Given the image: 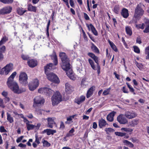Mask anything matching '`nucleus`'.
I'll return each mask as SVG.
<instances>
[{"label": "nucleus", "instance_id": "nucleus-1", "mask_svg": "<svg viewBox=\"0 0 149 149\" xmlns=\"http://www.w3.org/2000/svg\"><path fill=\"white\" fill-rule=\"evenodd\" d=\"M59 56L62 61L61 64L62 68L67 72L66 74L69 78L72 80H75L76 78L72 71V70H69L70 69V60L66 54L64 52H61Z\"/></svg>", "mask_w": 149, "mask_h": 149}, {"label": "nucleus", "instance_id": "nucleus-2", "mask_svg": "<svg viewBox=\"0 0 149 149\" xmlns=\"http://www.w3.org/2000/svg\"><path fill=\"white\" fill-rule=\"evenodd\" d=\"M7 84L9 88L15 93L19 94L25 91V89H19L17 84L15 81L7 82Z\"/></svg>", "mask_w": 149, "mask_h": 149}, {"label": "nucleus", "instance_id": "nucleus-3", "mask_svg": "<svg viewBox=\"0 0 149 149\" xmlns=\"http://www.w3.org/2000/svg\"><path fill=\"white\" fill-rule=\"evenodd\" d=\"M62 100V96L60 93L56 91L52 97V101L53 106L58 104Z\"/></svg>", "mask_w": 149, "mask_h": 149}, {"label": "nucleus", "instance_id": "nucleus-4", "mask_svg": "<svg viewBox=\"0 0 149 149\" xmlns=\"http://www.w3.org/2000/svg\"><path fill=\"white\" fill-rule=\"evenodd\" d=\"M142 5L141 3H139L135 9L134 17L135 18H140L144 13V10L141 8Z\"/></svg>", "mask_w": 149, "mask_h": 149}, {"label": "nucleus", "instance_id": "nucleus-5", "mask_svg": "<svg viewBox=\"0 0 149 149\" xmlns=\"http://www.w3.org/2000/svg\"><path fill=\"white\" fill-rule=\"evenodd\" d=\"M38 91L39 93L47 96H50L52 95L54 92L53 90L47 87H42L39 88Z\"/></svg>", "mask_w": 149, "mask_h": 149}, {"label": "nucleus", "instance_id": "nucleus-6", "mask_svg": "<svg viewBox=\"0 0 149 149\" xmlns=\"http://www.w3.org/2000/svg\"><path fill=\"white\" fill-rule=\"evenodd\" d=\"M28 76L24 72H21L19 76V81L20 83L25 86L28 83Z\"/></svg>", "mask_w": 149, "mask_h": 149}, {"label": "nucleus", "instance_id": "nucleus-7", "mask_svg": "<svg viewBox=\"0 0 149 149\" xmlns=\"http://www.w3.org/2000/svg\"><path fill=\"white\" fill-rule=\"evenodd\" d=\"M39 84V81L37 79H36L33 80L28 84L29 90L31 91H34L38 87Z\"/></svg>", "mask_w": 149, "mask_h": 149}, {"label": "nucleus", "instance_id": "nucleus-8", "mask_svg": "<svg viewBox=\"0 0 149 149\" xmlns=\"http://www.w3.org/2000/svg\"><path fill=\"white\" fill-rule=\"evenodd\" d=\"M48 79L54 83L58 84L60 81L57 76L52 73H49L46 74Z\"/></svg>", "mask_w": 149, "mask_h": 149}, {"label": "nucleus", "instance_id": "nucleus-9", "mask_svg": "<svg viewBox=\"0 0 149 149\" xmlns=\"http://www.w3.org/2000/svg\"><path fill=\"white\" fill-rule=\"evenodd\" d=\"M44 99H41L39 96H36L33 100V107H35L38 106L39 104H43L45 102Z\"/></svg>", "mask_w": 149, "mask_h": 149}, {"label": "nucleus", "instance_id": "nucleus-10", "mask_svg": "<svg viewBox=\"0 0 149 149\" xmlns=\"http://www.w3.org/2000/svg\"><path fill=\"white\" fill-rule=\"evenodd\" d=\"M118 122L120 124H125L127 123L128 121L123 114H120L117 118Z\"/></svg>", "mask_w": 149, "mask_h": 149}, {"label": "nucleus", "instance_id": "nucleus-11", "mask_svg": "<svg viewBox=\"0 0 149 149\" xmlns=\"http://www.w3.org/2000/svg\"><path fill=\"white\" fill-rule=\"evenodd\" d=\"M13 64L11 63H9L7 64L3 68L5 72V75H7L10 71L12 69Z\"/></svg>", "mask_w": 149, "mask_h": 149}, {"label": "nucleus", "instance_id": "nucleus-12", "mask_svg": "<svg viewBox=\"0 0 149 149\" xmlns=\"http://www.w3.org/2000/svg\"><path fill=\"white\" fill-rule=\"evenodd\" d=\"M12 8L10 6H7L3 8L0 10V14H3L10 13Z\"/></svg>", "mask_w": 149, "mask_h": 149}, {"label": "nucleus", "instance_id": "nucleus-13", "mask_svg": "<svg viewBox=\"0 0 149 149\" xmlns=\"http://www.w3.org/2000/svg\"><path fill=\"white\" fill-rule=\"evenodd\" d=\"M86 97L84 95H81L79 97H77L74 100V102L78 105L84 102L85 100Z\"/></svg>", "mask_w": 149, "mask_h": 149}, {"label": "nucleus", "instance_id": "nucleus-14", "mask_svg": "<svg viewBox=\"0 0 149 149\" xmlns=\"http://www.w3.org/2000/svg\"><path fill=\"white\" fill-rule=\"evenodd\" d=\"M125 115L129 119L134 118L136 116V114L133 111H127L125 112Z\"/></svg>", "mask_w": 149, "mask_h": 149}, {"label": "nucleus", "instance_id": "nucleus-15", "mask_svg": "<svg viewBox=\"0 0 149 149\" xmlns=\"http://www.w3.org/2000/svg\"><path fill=\"white\" fill-rule=\"evenodd\" d=\"M27 64L29 67L34 68L37 65L38 62L33 59H29L27 61Z\"/></svg>", "mask_w": 149, "mask_h": 149}, {"label": "nucleus", "instance_id": "nucleus-16", "mask_svg": "<svg viewBox=\"0 0 149 149\" xmlns=\"http://www.w3.org/2000/svg\"><path fill=\"white\" fill-rule=\"evenodd\" d=\"M95 90V86H92L88 90L86 94V97L88 98H89L93 94V92Z\"/></svg>", "mask_w": 149, "mask_h": 149}, {"label": "nucleus", "instance_id": "nucleus-17", "mask_svg": "<svg viewBox=\"0 0 149 149\" xmlns=\"http://www.w3.org/2000/svg\"><path fill=\"white\" fill-rule=\"evenodd\" d=\"M51 59L53 60V63L55 65H56L58 64V61L57 55L54 50H53L52 54L50 55Z\"/></svg>", "mask_w": 149, "mask_h": 149}, {"label": "nucleus", "instance_id": "nucleus-18", "mask_svg": "<svg viewBox=\"0 0 149 149\" xmlns=\"http://www.w3.org/2000/svg\"><path fill=\"white\" fill-rule=\"evenodd\" d=\"M35 141L32 144L33 147L34 148H36L37 146V145H38L40 143V141L41 140L42 138V136H40L38 137V136L36 134L35 135Z\"/></svg>", "mask_w": 149, "mask_h": 149}, {"label": "nucleus", "instance_id": "nucleus-19", "mask_svg": "<svg viewBox=\"0 0 149 149\" xmlns=\"http://www.w3.org/2000/svg\"><path fill=\"white\" fill-rule=\"evenodd\" d=\"M65 91L68 94L71 93L73 90V87L68 83L65 84Z\"/></svg>", "mask_w": 149, "mask_h": 149}, {"label": "nucleus", "instance_id": "nucleus-20", "mask_svg": "<svg viewBox=\"0 0 149 149\" xmlns=\"http://www.w3.org/2000/svg\"><path fill=\"white\" fill-rule=\"evenodd\" d=\"M53 64L52 63L47 64L44 67L45 72L46 74L49 73V72L52 69Z\"/></svg>", "mask_w": 149, "mask_h": 149}, {"label": "nucleus", "instance_id": "nucleus-21", "mask_svg": "<svg viewBox=\"0 0 149 149\" xmlns=\"http://www.w3.org/2000/svg\"><path fill=\"white\" fill-rule=\"evenodd\" d=\"M87 26L89 30H90V29H91L92 32L94 35L96 36H98V33L97 31L92 24H90L89 25L87 24Z\"/></svg>", "mask_w": 149, "mask_h": 149}, {"label": "nucleus", "instance_id": "nucleus-22", "mask_svg": "<svg viewBox=\"0 0 149 149\" xmlns=\"http://www.w3.org/2000/svg\"><path fill=\"white\" fill-rule=\"evenodd\" d=\"M93 59L97 64V72L98 75H99L100 72V70L101 68L99 64L98 57L97 56H95V57L93 58Z\"/></svg>", "mask_w": 149, "mask_h": 149}, {"label": "nucleus", "instance_id": "nucleus-23", "mask_svg": "<svg viewBox=\"0 0 149 149\" xmlns=\"http://www.w3.org/2000/svg\"><path fill=\"white\" fill-rule=\"evenodd\" d=\"M106 125H108V124L104 119L102 118L99 120L98 125L100 128H102L103 127H104Z\"/></svg>", "mask_w": 149, "mask_h": 149}, {"label": "nucleus", "instance_id": "nucleus-24", "mask_svg": "<svg viewBox=\"0 0 149 149\" xmlns=\"http://www.w3.org/2000/svg\"><path fill=\"white\" fill-rule=\"evenodd\" d=\"M45 132L47 133V135H50L51 134L53 135L54 133L56 132V131L55 130L47 129L44 130L42 132V134H44Z\"/></svg>", "mask_w": 149, "mask_h": 149}, {"label": "nucleus", "instance_id": "nucleus-25", "mask_svg": "<svg viewBox=\"0 0 149 149\" xmlns=\"http://www.w3.org/2000/svg\"><path fill=\"white\" fill-rule=\"evenodd\" d=\"M116 112L114 111H113L110 113L107 116V120L110 122L112 121L113 120V117Z\"/></svg>", "mask_w": 149, "mask_h": 149}, {"label": "nucleus", "instance_id": "nucleus-26", "mask_svg": "<svg viewBox=\"0 0 149 149\" xmlns=\"http://www.w3.org/2000/svg\"><path fill=\"white\" fill-rule=\"evenodd\" d=\"M48 124L47 127L51 128H52L53 127V125L55 124L54 120L52 118H49L47 119Z\"/></svg>", "mask_w": 149, "mask_h": 149}, {"label": "nucleus", "instance_id": "nucleus-27", "mask_svg": "<svg viewBox=\"0 0 149 149\" xmlns=\"http://www.w3.org/2000/svg\"><path fill=\"white\" fill-rule=\"evenodd\" d=\"M121 14L124 18H127L129 15L128 10L125 8H123L121 12Z\"/></svg>", "mask_w": 149, "mask_h": 149}, {"label": "nucleus", "instance_id": "nucleus-28", "mask_svg": "<svg viewBox=\"0 0 149 149\" xmlns=\"http://www.w3.org/2000/svg\"><path fill=\"white\" fill-rule=\"evenodd\" d=\"M115 134L116 136H119L123 137L124 136V138L125 139H127L129 137L128 135L125 133L116 132H115Z\"/></svg>", "mask_w": 149, "mask_h": 149}, {"label": "nucleus", "instance_id": "nucleus-29", "mask_svg": "<svg viewBox=\"0 0 149 149\" xmlns=\"http://www.w3.org/2000/svg\"><path fill=\"white\" fill-rule=\"evenodd\" d=\"M91 48L95 53L99 54V50L98 48L92 42L91 43Z\"/></svg>", "mask_w": 149, "mask_h": 149}, {"label": "nucleus", "instance_id": "nucleus-30", "mask_svg": "<svg viewBox=\"0 0 149 149\" xmlns=\"http://www.w3.org/2000/svg\"><path fill=\"white\" fill-rule=\"evenodd\" d=\"M139 121L137 119H134L129 123V125L132 127H134L139 123Z\"/></svg>", "mask_w": 149, "mask_h": 149}, {"label": "nucleus", "instance_id": "nucleus-31", "mask_svg": "<svg viewBox=\"0 0 149 149\" xmlns=\"http://www.w3.org/2000/svg\"><path fill=\"white\" fill-rule=\"evenodd\" d=\"M17 74V73L16 72H13L10 76L8 77V80L7 82H9L11 81H13L15 77Z\"/></svg>", "mask_w": 149, "mask_h": 149}, {"label": "nucleus", "instance_id": "nucleus-32", "mask_svg": "<svg viewBox=\"0 0 149 149\" xmlns=\"http://www.w3.org/2000/svg\"><path fill=\"white\" fill-rule=\"evenodd\" d=\"M108 42L111 48L114 51L116 52H118V49L113 42H111L109 40Z\"/></svg>", "mask_w": 149, "mask_h": 149}, {"label": "nucleus", "instance_id": "nucleus-33", "mask_svg": "<svg viewBox=\"0 0 149 149\" xmlns=\"http://www.w3.org/2000/svg\"><path fill=\"white\" fill-rule=\"evenodd\" d=\"M28 9L29 11L36 12L37 8L35 6H33L31 5H29L28 6Z\"/></svg>", "mask_w": 149, "mask_h": 149}, {"label": "nucleus", "instance_id": "nucleus-34", "mask_svg": "<svg viewBox=\"0 0 149 149\" xmlns=\"http://www.w3.org/2000/svg\"><path fill=\"white\" fill-rule=\"evenodd\" d=\"M7 119L10 123H12L14 122L13 118L11 116L10 113L7 112Z\"/></svg>", "mask_w": 149, "mask_h": 149}, {"label": "nucleus", "instance_id": "nucleus-35", "mask_svg": "<svg viewBox=\"0 0 149 149\" xmlns=\"http://www.w3.org/2000/svg\"><path fill=\"white\" fill-rule=\"evenodd\" d=\"M8 40V37L5 36H4L0 41V46L4 44Z\"/></svg>", "mask_w": 149, "mask_h": 149}, {"label": "nucleus", "instance_id": "nucleus-36", "mask_svg": "<svg viewBox=\"0 0 149 149\" xmlns=\"http://www.w3.org/2000/svg\"><path fill=\"white\" fill-rule=\"evenodd\" d=\"M50 20L49 19L48 22V23L47 24V29L46 30V35L47 36V37L48 38H49V25H50Z\"/></svg>", "mask_w": 149, "mask_h": 149}, {"label": "nucleus", "instance_id": "nucleus-37", "mask_svg": "<svg viewBox=\"0 0 149 149\" xmlns=\"http://www.w3.org/2000/svg\"><path fill=\"white\" fill-rule=\"evenodd\" d=\"M125 30L127 34L129 36H131L132 35V31L130 27L126 26L125 28Z\"/></svg>", "mask_w": 149, "mask_h": 149}, {"label": "nucleus", "instance_id": "nucleus-38", "mask_svg": "<svg viewBox=\"0 0 149 149\" xmlns=\"http://www.w3.org/2000/svg\"><path fill=\"white\" fill-rule=\"evenodd\" d=\"M42 143L43 147H48L51 146V144L48 142L47 141L45 140L44 139H42Z\"/></svg>", "mask_w": 149, "mask_h": 149}, {"label": "nucleus", "instance_id": "nucleus-39", "mask_svg": "<svg viewBox=\"0 0 149 149\" xmlns=\"http://www.w3.org/2000/svg\"><path fill=\"white\" fill-rule=\"evenodd\" d=\"M146 28L143 30V32L145 33L149 32V21L145 22Z\"/></svg>", "mask_w": 149, "mask_h": 149}, {"label": "nucleus", "instance_id": "nucleus-40", "mask_svg": "<svg viewBox=\"0 0 149 149\" xmlns=\"http://www.w3.org/2000/svg\"><path fill=\"white\" fill-rule=\"evenodd\" d=\"M26 126L28 130H33L35 126L32 124H30L28 123H26Z\"/></svg>", "mask_w": 149, "mask_h": 149}, {"label": "nucleus", "instance_id": "nucleus-41", "mask_svg": "<svg viewBox=\"0 0 149 149\" xmlns=\"http://www.w3.org/2000/svg\"><path fill=\"white\" fill-rule=\"evenodd\" d=\"M88 61L92 69L95 70H96V68L93 61L91 58H89L88 59Z\"/></svg>", "mask_w": 149, "mask_h": 149}, {"label": "nucleus", "instance_id": "nucleus-42", "mask_svg": "<svg viewBox=\"0 0 149 149\" xmlns=\"http://www.w3.org/2000/svg\"><path fill=\"white\" fill-rule=\"evenodd\" d=\"M126 84L127 85V87L129 89L130 91L134 95L136 94V93L134 92V90L133 87L130 85L128 83H127Z\"/></svg>", "mask_w": 149, "mask_h": 149}, {"label": "nucleus", "instance_id": "nucleus-43", "mask_svg": "<svg viewBox=\"0 0 149 149\" xmlns=\"http://www.w3.org/2000/svg\"><path fill=\"white\" fill-rule=\"evenodd\" d=\"M121 130L122 132L125 131L127 132H132L133 130L131 128L123 127L121 129Z\"/></svg>", "mask_w": 149, "mask_h": 149}, {"label": "nucleus", "instance_id": "nucleus-44", "mask_svg": "<svg viewBox=\"0 0 149 149\" xmlns=\"http://www.w3.org/2000/svg\"><path fill=\"white\" fill-rule=\"evenodd\" d=\"M26 11L25 10H24L22 8H19L17 9V13L20 15L23 14Z\"/></svg>", "mask_w": 149, "mask_h": 149}, {"label": "nucleus", "instance_id": "nucleus-45", "mask_svg": "<svg viewBox=\"0 0 149 149\" xmlns=\"http://www.w3.org/2000/svg\"><path fill=\"white\" fill-rule=\"evenodd\" d=\"M0 1L5 4H10L12 3L13 0H0Z\"/></svg>", "mask_w": 149, "mask_h": 149}, {"label": "nucleus", "instance_id": "nucleus-46", "mask_svg": "<svg viewBox=\"0 0 149 149\" xmlns=\"http://www.w3.org/2000/svg\"><path fill=\"white\" fill-rule=\"evenodd\" d=\"M111 89L110 88H109L105 90L102 93L103 95L105 96L108 95L109 94L110 91Z\"/></svg>", "mask_w": 149, "mask_h": 149}, {"label": "nucleus", "instance_id": "nucleus-47", "mask_svg": "<svg viewBox=\"0 0 149 149\" xmlns=\"http://www.w3.org/2000/svg\"><path fill=\"white\" fill-rule=\"evenodd\" d=\"M6 51V47L5 45H3L0 48V54H3V53L5 52Z\"/></svg>", "mask_w": 149, "mask_h": 149}, {"label": "nucleus", "instance_id": "nucleus-48", "mask_svg": "<svg viewBox=\"0 0 149 149\" xmlns=\"http://www.w3.org/2000/svg\"><path fill=\"white\" fill-rule=\"evenodd\" d=\"M134 51V52L137 54H139L140 53V50L139 47L136 46H134L133 47Z\"/></svg>", "mask_w": 149, "mask_h": 149}, {"label": "nucleus", "instance_id": "nucleus-49", "mask_svg": "<svg viewBox=\"0 0 149 149\" xmlns=\"http://www.w3.org/2000/svg\"><path fill=\"white\" fill-rule=\"evenodd\" d=\"M21 58L23 60H24L28 61L29 58V57L28 55H25L24 54H22L21 55Z\"/></svg>", "mask_w": 149, "mask_h": 149}, {"label": "nucleus", "instance_id": "nucleus-50", "mask_svg": "<svg viewBox=\"0 0 149 149\" xmlns=\"http://www.w3.org/2000/svg\"><path fill=\"white\" fill-rule=\"evenodd\" d=\"M144 27L145 24L144 23H142L141 24H139L136 25V27L138 29H144Z\"/></svg>", "mask_w": 149, "mask_h": 149}, {"label": "nucleus", "instance_id": "nucleus-51", "mask_svg": "<svg viewBox=\"0 0 149 149\" xmlns=\"http://www.w3.org/2000/svg\"><path fill=\"white\" fill-rule=\"evenodd\" d=\"M86 78H83L82 79L81 82V86L83 87H85L86 86V85L84 84V83L86 81Z\"/></svg>", "mask_w": 149, "mask_h": 149}, {"label": "nucleus", "instance_id": "nucleus-52", "mask_svg": "<svg viewBox=\"0 0 149 149\" xmlns=\"http://www.w3.org/2000/svg\"><path fill=\"white\" fill-rule=\"evenodd\" d=\"M119 8L118 6H116L114 7V8L113 11L115 13H118L119 12Z\"/></svg>", "mask_w": 149, "mask_h": 149}, {"label": "nucleus", "instance_id": "nucleus-53", "mask_svg": "<svg viewBox=\"0 0 149 149\" xmlns=\"http://www.w3.org/2000/svg\"><path fill=\"white\" fill-rule=\"evenodd\" d=\"M0 132H6L7 131L5 129L4 126H1L0 127Z\"/></svg>", "mask_w": 149, "mask_h": 149}, {"label": "nucleus", "instance_id": "nucleus-54", "mask_svg": "<svg viewBox=\"0 0 149 149\" xmlns=\"http://www.w3.org/2000/svg\"><path fill=\"white\" fill-rule=\"evenodd\" d=\"M105 131L107 132H113L114 131V130L112 128H106L105 129Z\"/></svg>", "mask_w": 149, "mask_h": 149}, {"label": "nucleus", "instance_id": "nucleus-55", "mask_svg": "<svg viewBox=\"0 0 149 149\" xmlns=\"http://www.w3.org/2000/svg\"><path fill=\"white\" fill-rule=\"evenodd\" d=\"M88 55L92 59L95 57V55L93 53L91 52H89L88 53Z\"/></svg>", "mask_w": 149, "mask_h": 149}, {"label": "nucleus", "instance_id": "nucleus-56", "mask_svg": "<svg viewBox=\"0 0 149 149\" xmlns=\"http://www.w3.org/2000/svg\"><path fill=\"white\" fill-rule=\"evenodd\" d=\"M135 64L136 65V66L138 67V68H142L143 66V65L141 63H138L137 61H136Z\"/></svg>", "mask_w": 149, "mask_h": 149}, {"label": "nucleus", "instance_id": "nucleus-57", "mask_svg": "<svg viewBox=\"0 0 149 149\" xmlns=\"http://www.w3.org/2000/svg\"><path fill=\"white\" fill-rule=\"evenodd\" d=\"M24 137V136H22L18 138L16 140L17 142V143H19V142H20L21 141V140H22Z\"/></svg>", "mask_w": 149, "mask_h": 149}, {"label": "nucleus", "instance_id": "nucleus-58", "mask_svg": "<svg viewBox=\"0 0 149 149\" xmlns=\"http://www.w3.org/2000/svg\"><path fill=\"white\" fill-rule=\"evenodd\" d=\"M89 37L94 42H95V40L94 38V37L92 36L88 32L87 33Z\"/></svg>", "mask_w": 149, "mask_h": 149}, {"label": "nucleus", "instance_id": "nucleus-59", "mask_svg": "<svg viewBox=\"0 0 149 149\" xmlns=\"http://www.w3.org/2000/svg\"><path fill=\"white\" fill-rule=\"evenodd\" d=\"M83 31V37L84 39L86 41H88V38L87 37V36H86V34L85 33V32L84 31V30H82Z\"/></svg>", "mask_w": 149, "mask_h": 149}, {"label": "nucleus", "instance_id": "nucleus-60", "mask_svg": "<svg viewBox=\"0 0 149 149\" xmlns=\"http://www.w3.org/2000/svg\"><path fill=\"white\" fill-rule=\"evenodd\" d=\"M0 106L3 108L5 107V106L3 104V100L1 98H0Z\"/></svg>", "mask_w": 149, "mask_h": 149}, {"label": "nucleus", "instance_id": "nucleus-61", "mask_svg": "<svg viewBox=\"0 0 149 149\" xmlns=\"http://www.w3.org/2000/svg\"><path fill=\"white\" fill-rule=\"evenodd\" d=\"M122 91L124 93H128V89L126 88L125 86H123V87Z\"/></svg>", "mask_w": 149, "mask_h": 149}, {"label": "nucleus", "instance_id": "nucleus-62", "mask_svg": "<svg viewBox=\"0 0 149 149\" xmlns=\"http://www.w3.org/2000/svg\"><path fill=\"white\" fill-rule=\"evenodd\" d=\"M1 94L3 96L5 97L8 96V93L7 92L4 91Z\"/></svg>", "mask_w": 149, "mask_h": 149}, {"label": "nucleus", "instance_id": "nucleus-63", "mask_svg": "<svg viewBox=\"0 0 149 149\" xmlns=\"http://www.w3.org/2000/svg\"><path fill=\"white\" fill-rule=\"evenodd\" d=\"M18 146L22 148H25L26 147V146L25 144H23L22 143H20L18 145Z\"/></svg>", "mask_w": 149, "mask_h": 149}, {"label": "nucleus", "instance_id": "nucleus-64", "mask_svg": "<svg viewBox=\"0 0 149 149\" xmlns=\"http://www.w3.org/2000/svg\"><path fill=\"white\" fill-rule=\"evenodd\" d=\"M136 42L137 43L139 44H141L142 43V42L140 38L139 37H138L136 39Z\"/></svg>", "mask_w": 149, "mask_h": 149}]
</instances>
